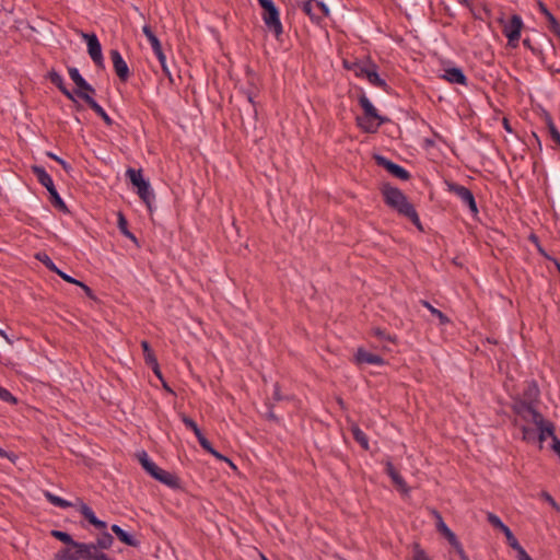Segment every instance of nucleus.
<instances>
[{"label": "nucleus", "mask_w": 560, "mask_h": 560, "mask_svg": "<svg viewBox=\"0 0 560 560\" xmlns=\"http://www.w3.org/2000/svg\"><path fill=\"white\" fill-rule=\"evenodd\" d=\"M316 7L322 11L323 15H329V8L324 2L317 1Z\"/></svg>", "instance_id": "bf43d9fd"}, {"label": "nucleus", "mask_w": 560, "mask_h": 560, "mask_svg": "<svg viewBox=\"0 0 560 560\" xmlns=\"http://www.w3.org/2000/svg\"><path fill=\"white\" fill-rule=\"evenodd\" d=\"M79 511L84 516V518L88 520L89 523L92 524L93 526H95L96 528H98V529L106 528V526H107L106 523L104 521L98 520L96 517L95 513L93 512V510L82 501H80V503H79Z\"/></svg>", "instance_id": "2eb2a0df"}, {"label": "nucleus", "mask_w": 560, "mask_h": 560, "mask_svg": "<svg viewBox=\"0 0 560 560\" xmlns=\"http://www.w3.org/2000/svg\"><path fill=\"white\" fill-rule=\"evenodd\" d=\"M315 0H306L303 5H302V10L305 14H307L311 20H318V18L315 15V13L313 12V2Z\"/></svg>", "instance_id": "37998d69"}, {"label": "nucleus", "mask_w": 560, "mask_h": 560, "mask_svg": "<svg viewBox=\"0 0 560 560\" xmlns=\"http://www.w3.org/2000/svg\"><path fill=\"white\" fill-rule=\"evenodd\" d=\"M359 103L364 112V116L368 117V118H373L375 120H381V119H384L382 116H380L377 114V110L376 108L374 107V105L372 104V102L365 96V95H362L360 98H359Z\"/></svg>", "instance_id": "412c9836"}, {"label": "nucleus", "mask_w": 560, "mask_h": 560, "mask_svg": "<svg viewBox=\"0 0 560 560\" xmlns=\"http://www.w3.org/2000/svg\"><path fill=\"white\" fill-rule=\"evenodd\" d=\"M434 515L436 517V528L447 539V541H454L456 538V535L450 529V527L444 523L441 514L439 512H434Z\"/></svg>", "instance_id": "393cba45"}, {"label": "nucleus", "mask_w": 560, "mask_h": 560, "mask_svg": "<svg viewBox=\"0 0 560 560\" xmlns=\"http://www.w3.org/2000/svg\"><path fill=\"white\" fill-rule=\"evenodd\" d=\"M386 472L395 483V486L405 494H408L410 491V488L404 480V478L400 476V474L395 469L392 462L386 463Z\"/></svg>", "instance_id": "4468645a"}, {"label": "nucleus", "mask_w": 560, "mask_h": 560, "mask_svg": "<svg viewBox=\"0 0 560 560\" xmlns=\"http://www.w3.org/2000/svg\"><path fill=\"white\" fill-rule=\"evenodd\" d=\"M83 101L97 114L107 126L113 125V119L107 115L104 108L89 94H83Z\"/></svg>", "instance_id": "dca6fc26"}, {"label": "nucleus", "mask_w": 560, "mask_h": 560, "mask_svg": "<svg viewBox=\"0 0 560 560\" xmlns=\"http://www.w3.org/2000/svg\"><path fill=\"white\" fill-rule=\"evenodd\" d=\"M50 534L52 537H55L56 539L62 541L63 544H66L68 546L72 545L73 542H77L75 540H73L71 535L66 532L54 529V530H51Z\"/></svg>", "instance_id": "4c0bfd02"}, {"label": "nucleus", "mask_w": 560, "mask_h": 560, "mask_svg": "<svg viewBox=\"0 0 560 560\" xmlns=\"http://www.w3.org/2000/svg\"><path fill=\"white\" fill-rule=\"evenodd\" d=\"M94 546L86 542H73L69 547L60 549L54 556V560H90Z\"/></svg>", "instance_id": "20e7f679"}, {"label": "nucleus", "mask_w": 560, "mask_h": 560, "mask_svg": "<svg viewBox=\"0 0 560 560\" xmlns=\"http://www.w3.org/2000/svg\"><path fill=\"white\" fill-rule=\"evenodd\" d=\"M208 453H210L211 455H213L215 458L220 459V460H224L226 463H229L231 466L234 467L233 463L225 456H223L222 454H220L219 452H217L213 447H211Z\"/></svg>", "instance_id": "603ef678"}, {"label": "nucleus", "mask_w": 560, "mask_h": 560, "mask_svg": "<svg viewBox=\"0 0 560 560\" xmlns=\"http://www.w3.org/2000/svg\"><path fill=\"white\" fill-rule=\"evenodd\" d=\"M514 550L517 551L518 560H533L521 545L520 548H514Z\"/></svg>", "instance_id": "3c124183"}, {"label": "nucleus", "mask_w": 560, "mask_h": 560, "mask_svg": "<svg viewBox=\"0 0 560 560\" xmlns=\"http://www.w3.org/2000/svg\"><path fill=\"white\" fill-rule=\"evenodd\" d=\"M539 8H540V12L546 16V19L549 22V30L555 34L560 33V23L551 14V12L547 9V7L542 2H539Z\"/></svg>", "instance_id": "c85d7f7f"}, {"label": "nucleus", "mask_w": 560, "mask_h": 560, "mask_svg": "<svg viewBox=\"0 0 560 560\" xmlns=\"http://www.w3.org/2000/svg\"><path fill=\"white\" fill-rule=\"evenodd\" d=\"M503 24L502 32L509 40V45L515 47L521 37V31L523 27L522 18L517 14L512 15L508 21L501 20Z\"/></svg>", "instance_id": "423d86ee"}, {"label": "nucleus", "mask_w": 560, "mask_h": 560, "mask_svg": "<svg viewBox=\"0 0 560 560\" xmlns=\"http://www.w3.org/2000/svg\"><path fill=\"white\" fill-rule=\"evenodd\" d=\"M32 172L36 176L37 180L47 189H51L55 187L54 180L51 176L46 172L43 166L34 165L32 166Z\"/></svg>", "instance_id": "6ab92c4d"}, {"label": "nucleus", "mask_w": 560, "mask_h": 560, "mask_svg": "<svg viewBox=\"0 0 560 560\" xmlns=\"http://www.w3.org/2000/svg\"><path fill=\"white\" fill-rule=\"evenodd\" d=\"M375 161H376L377 165L387 170L393 176H395L399 179H402V180L409 179L410 174L406 168L392 162L390 160L386 159L385 156L375 155Z\"/></svg>", "instance_id": "9b49d317"}, {"label": "nucleus", "mask_w": 560, "mask_h": 560, "mask_svg": "<svg viewBox=\"0 0 560 560\" xmlns=\"http://www.w3.org/2000/svg\"><path fill=\"white\" fill-rule=\"evenodd\" d=\"M248 83H249V86L247 89H244L243 93L245 94L246 97H248V96H256L258 89L254 84V77L253 75H250Z\"/></svg>", "instance_id": "a18cd8bd"}, {"label": "nucleus", "mask_w": 560, "mask_h": 560, "mask_svg": "<svg viewBox=\"0 0 560 560\" xmlns=\"http://www.w3.org/2000/svg\"><path fill=\"white\" fill-rule=\"evenodd\" d=\"M540 390L534 382H526L524 389L518 398L514 400L513 410L522 420L535 418L540 419V412L536 408L539 400Z\"/></svg>", "instance_id": "f257e3e1"}, {"label": "nucleus", "mask_w": 560, "mask_h": 560, "mask_svg": "<svg viewBox=\"0 0 560 560\" xmlns=\"http://www.w3.org/2000/svg\"><path fill=\"white\" fill-rule=\"evenodd\" d=\"M56 273L58 276H60L61 279H63L65 281H67L69 283H73V284H77V285H80V283H81L80 280L74 279L73 277L67 275L66 272H63L61 270H58Z\"/></svg>", "instance_id": "8fccbe9b"}, {"label": "nucleus", "mask_w": 560, "mask_h": 560, "mask_svg": "<svg viewBox=\"0 0 560 560\" xmlns=\"http://www.w3.org/2000/svg\"><path fill=\"white\" fill-rule=\"evenodd\" d=\"M47 156H49L50 159L58 162L66 172H69L71 170V166L69 163H67L63 159L59 158L58 155L54 154L52 152H47Z\"/></svg>", "instance_id": "49530a36"}, {"label": "nucleus", "mask_w": 560, "mask_h": 560, "mask_svg": "<svg viewBox=\"0 0 560 560\" xmlns=\"http://www.w3.org/2000/svg\"><path fill=\"white\" fill-rule=\"evenodd\" d=\"M109 55L117 77L122 82H126L130 77V70L127 62L124 60L121 54L117 49L110 50Z\"/></svg>", "instance_id": "f8f14e48"}, {"label": "nucleus", "mask_w": 560, "mask_h": 560, "mask_svg": "<svg viewBox=\"0 0 560 560\" xmlns=\"http://www.w3.org/2000/svg\"><path fill=\"white\" fill-rule=\"evenodd\" d=\"M421 304L424 307H427L433 316L438 317L442 325L448 323L447 316L444 313H442L440 310H438L433 305H431L428 301H421Z\"/></svg>", "instance_id": "f704fd0d"}, {"label": "nucleus", "mask_w": 560, "mask_h": 560, "mask_svg": "<svg viewBox=\"0 0 560 560\" xmlns=\"http://www.w3.org/2000/svg\"><path fill=\"white\" fill-rule=\"evenodd\" d=\"M450 545L456 550V552H458V550L463 548V546L459 542V540L457 539V537L455 538L454 541L453 540L450 541Z\"/></svg>", "instance_id": "338daca9"}, {"label": "nucleus", "mask_w": 560, "mask_h": 560, "mask_svg": "<svg viewBox=\"0 0 560 560\" xmlns=\"http://www.w3.org/2000/svg\"><path fill=\"white\" fill-rule=\"evenodd\" d=\"M141 348L143 350V357L147 364L154 363L155 364V355L147 340L141 341Z\"/></svg>", "instance_id": "c9c22d12"}, {"label": "nucleus", "mask_w": 560, "mask_h": 560, "mask_svg": "<svg viewBox=\"0 0 560 560\" xmlns=\"http://www.w3.org/2000/svg\"><path fill=\"white\" fill-rule=\"evenodd\" d=\"M149 366L152 368L154 374L162 380V373H161V370H160V366H159V363H158V360H155V364L154 363H149L148 364Z\"/></svg>", "instance_id": "e2e57ef3"}, {"label": "nucleus", "mask_w": 560, "mask_h": 560, "mask_svg": "<svg viewBox=\"0 0 560 560\" xmlns=\"http://www.w3.org/2000/svg\"><path fill=\"white\" fill-rule=\"evenodd\" d=\"M36 258L43 262L50 271L57 272L59 269L54 264V261L50 259V257L45 253H38L36 255Z\"/></svg>", "instance_id": "58836bf2"}, {"label": "nucleus", "mask_w": 560, "mask_h": 560, "mask_svg": "<svg viewBox=\"0 0 560 560\" xmlns=\"http://www.w3.org/2000/svg\"><path fill=\"white\" fill-rule=\"evenodd\" d=\"M57 88L60 90V92H61V93H62L67 98H69V100H70V101H72V102H75L74 93H73V92H71V91L66 86L65 82H63V83H61V85H60V86H57Z\"/></svg>", "instance_id": "de8ad7c7"}, {"label": "nucleus", "mask_w": 560, "mask_h": 560, "mask_svg": "<svg viewBox=\"0 0 560 560\" xmlns=\"http://www.w3.org/2000/svg\"><path fill=\"white\" fill-rule=\"evenodd\" d=\"M526 422H532L536 425L538 430L537 435V442L539 443V446L542 447V443L547 440V438H551L552 442L555 441L556 434H555V425L552 422L545 420L542 415L540 413V419L529 418L525 419Z\"/></svg>", "instance_id": "1a4fd4ad"}, {"label": "nucleus", "mask_w": 560, "mask_h": 560, "mask_svg": "<svg viewBox=\"0 0 560 560\" xmlns=\"http://www.w3.org/2000/svg\"><path fill=\"white\" fill-rule=\"evenodd\" d=\"M350 431L352 433L353 439L362 446V448L369 450V439L366 434L359 428V425L352 423L350 427Z\"/></svg>", "instance_id": "cd10ccee"}, {"label": "nucleus", "mask_w": 560, "mask_h": 560, "mask_svg": "<svg viewBox=\"0 0 560 560\" xmlns=\"http://www.w3.org/2000/svg\"><path fill=\"white\" fill-rule=\"evenodd\" d=\"M142 32L143 34L145 35V37L148 38L149 43L151 44V47L153 49V52L154 51H158L160 49H162V45L159 40V38L155 36V34L152 32L150 25H144L142 27Z\"/></svg>", "instance_id": "473e14b6"}, {"label": "nucleus", "mask_w": 560, "mask_h": 560, "mask_svg": "<svg viewBox=\"0 0 560 560\" xmlns=\"http://www.w3.org/2000/svg\"><path fill=\"white\" fill-rule=\"evenodd\" d=\"M385 203L399 214L407 217L419 230H422L420 218L415 207L408 201L405 194L392 186H384L382 189Z\"/></svg>", "instance_id": "f03ea898"}, {"label": "nucleus", "mask_w": 560, "mask_h": 560, "mask_svg": "<svg viewBox=\"0 0 560 560\" xmlns=\"http://www.w3.org/2000/svg\"><path fill=\"white\" fill-rule=\"evenodd\" d=\"M182 421L186 425V428L190 429L191 431L197 427V423L189 417L183 415Z\"/></svg>", "instance_id": "864d4df0"}, {"label": "nucleus", "mask_w": 560, "mask_h": 560, "mask_svg": "<svg viewBox=\"0 0 560 560\" xmlns=\"http://www.w3.org/2000/svg\"><path fill=\"white\" fill-rule=\"evenodd\" d=\"M355 360L358 363H365L377 366H381L385 363L384 359L381 355L369 352L362 348L358 349Z\"/></svg>", "instance_id": "ddd939ff"}, {"label": "nucleus", "mask_w": 560, "mask_h": 560, "mask_svg": "<svg viewBox=\"0 0 560 560\" xmlns=\"http://www.w3.org/2000/svg\"><path fill=\"white\" fill-rule=\"evenodd\" d=\"M112 530L116 534L118 539L128 546L136 547L138 541L129 535L126 530H124L119 525L114 524L112 526Z\"/></svg>", "instance_id": "bb28decb"}, {"label": "nucleus", "mask_w": 560, "mask_h": 560, "mask_svg": "<svg viewBox=\"0 0 560 560\" xmlns=\"http://www.w3.org/2000/svg\"><path fill=\"white\" fill-rule=\"evenodd\" d=\"M548 130L551 139L560 145V132L551 119L548 120Z\"/></svg>", "instance_id": "ea45409f"}, {"label": "nucleus", "mask_w": 560, "mask_h": 560, "mask_svg": "<svg viewBox=\"0 0 560 560\" xmlns=\"http://www.w3.org/2000/svg\"><path fill=\"white\" fill-rule=\"evenodd\" d=\"M413 560H431V559L427 556V553L423 550L418 549L415 552Z\"/></svg>", "instance_id": "13d9d810"}, {"label": "nucleus", "mask_w": 560, "mask_h": 560, "mask_svg": "<svg viewBox=\"0 0 560 560\" xmlns=\"http://www.w3.org/2000/svg\"><path fill=\"white\" fill-rule=\"evenodd\" d=\"M370 63L371 62H359V61L350 62L348 60L343 61L345 68L350 71H353V73L359 78L365 77L368 70L370 69Z\"/></svg>", "instance_id": "5701e85b"}, {"label": "nucleus", "mask_w": 560, "mask_h": 560, "mask_svg": "<svg viewBox=\"0 0 560 560\" xmlns=\"http://www.w3.org/2000/svg\"><path fill=\"white\" fill-rule=\"evenodd\" d=\"M503 534L508 540L509 546L512 549L520 548L518 540L516 539V537L513 535L512 530L509 527L503 532Z\"/></svg>", "instance_id": "79ce46f5"}, {"label": "nucleus", "mask_w": 560, "mask_h": 560, "mask_svg": "<svg viewBox=\"0 0 560 560\" xmlns=\"http://www.w3.org/2000/svg\"><path fill=\"white\" fill-rule=\"evenodd\" d=\"M48 192L50 195V202L55 208H57L59 211H61L63 213L69 212L68 207L66 206L65 201L60 197L56 187L49 189Z\"/></svg>", "instance_id": "c756f323"}, {"label": "nucleus", "mask_w": 560, "mask_h": 560, "mask_svg": "<svg viewBox=\"0 0 560 560\" xmlns=\"http://www.w3.org/2000/svg\"><path fill=\"white\" fill-rule=\"evenodd\" d=\"M149 366L152 368L154 374L162 380V373H161V370H160V366H159V363H158V360H155V364L154 363H149L148 364Z\"/></svg>", "instance_id": "680f3d73"}, {"label": "nucleus", "mask_w": 560, "mask_h": 560, "mask_svg": "<svg viewBox=\"0 0 560 560\" xmlns=\"http://www.w3.org/2000/svg\"><path fill=\"white\" fill-rule=\"evenodd\" d=\"M262 9L261 19L265 23L266 28L272 33L276 37H279L283 33V26L280 20L279 9L276 7L272 0H257Z\"/></svg>", "instance_id": "7ed1b4c3"}, {"label": "nucleus", "mask_w": 560, "mask_h": 560, "mask_svg": "<svg viewBox=\"0 0 560 560\" xmlns=\"http://www.w3.org/2000/svg\"><path fill=\"white\" fill-rule=\"evenodd\" d=\"M48 79L56 86H60L61 83L65 82L62 75L60 73H58L57 71H55V70H51V71L48 72Z\"/></svg>", "instance_id": "c03bdc74"}, {"label": "nucleus", "mask_w": 560, "mask_h": 560, "mask_svg": "<svg viewBox=\"0 0 560 560\" xmlns=\"http://www.w3.org/2000/svg\"><path fill=\"white\" fill-rule=\"evenodd\" d=\"M82 38L88 46V52L97 67H104V58L102 54L101 43L94 33H81Z\"/></svg>", "instance_id": "6e6552de"}, {"label": "nucleus", "mask_w": 560, "mask_h": 560, "mask_svg": "<svg viewBox=\"0 0 560 560\" xmlns=\"http://www.w3.org/2000/svg\"><path fill=\"white\" fill-rule=\"evenodd\" d=\"M154 55L156 56L160 65L164 66V63L166 62V57H165V54L163 52V49L154 51Z\"/></svg>", "instance_id": "052dcab7"}, {"label": "nucleus", "mask_w": 560, "mask_h": 560, "mask_svg": "<svg viewBox=\"0 0 560 560\" xmlns=\"http://www.w3.org/2000/svg\"><path fill=\"white\" fill-rule=\"evenodd\" d=\"M154 479L159 480L160 482L166 485L167 487L172 488V489H176V488H179V478L170 472V471H166L162 468L159 469V471L156 472V475L153 477Z\"/></svg>", "instance_id": "f3484780"}, {"label": "nucleus", "mask_w": 560, "mask_h": 560, "mask_svg": "<svg viewBox=\"0 0 560 560\" xmlns=\"http://www.w3.org/2000/svg\"><path fill=\"white\" fill-rule=\"evenodd\" d=\"M97 550H105V549H109L113 544H114V538L113 536L107 533V532H103L96 539V542H91Z\"/></svg>", "instance_id": "a878e982"}, {"label": "nucleus", "mask_w": 560, "mask_h": 560, "mask_svg": "<svg viewBox=\"0 0 560 560\" xmlns=\"http://www.w3.org/2000/svg\"><path fill=\"white\" fill-rule=\"evenodd\" d=\"M139 463L141 464L142 468L151 476L154 477L156 472L159 471L160 467L150 459L148 454L142 451L138 454Z\"/></svg>", "instance_id": "4be33fe9"}, {"label": "nucleus", "mask_w": 560, "mask_h": 560, "mask_svg": "<svg viewBox=\"0 0 560 560\" xmlns=\"http://www.w3.org/2000/svg\"><path fill=\"white\" fill-rule=\"evenodd\" d=\"M200 446L206 451L208 452L212 445L211 443L208 441V439L203 435V436H200V439L198 440Z\"/></svg>", "instance_id": "4d7b16f0"}, {"label": "nucleus", "mask_w": 560, "mask_h": 560, "mask_svg": "<svg viewBox=\"0 0 560 560\" xmlns=\"http://www.w3.org/2000/svg\"><path fill=\"white\" fill-rule=\"evenodd\" d=\"M446 186L447 190L456 195L474 215L478 213V207L474 194L467 187L452 182L446 183Z\"/></svg>", "instance_id": "0eeeda50"}, {"label": "nucleus", "mask_w": 560, "mask_h": 560, "mask_svg": "<svg viewBox=\"0 0 560 560\" xmlns=\"http://www.w3.org/2000/svg\"><path fill=\"white\" fill-rule=\"evenodd\" d=\"M385 119L375 120L365 116L358 118L359 126L366 132H375Z\"/></svg>", "instance_id": "b1692460"}, {"label": "nucleus", "mask_w": 560, "mask_h": 560, "mask_svg": "<svg viewBox=\"0 0 560 560\" xmlns=\"http://www.w3.org/2000/svg\"><path fill=\"white\" fill-rule=\"evenodd\" d=\"M544 495L555 510L560 511V506L557 504V502L552 499L551 495H549L548 493H545Z\"/></svg>", "instance_id": "0e129e2a"}, {"label": "nucleus", "mask_w": 560, "mask_h": 560, "mask_svg": "<svg viewBox=\"0 0 560 560\" xmlns=\"http://www.w3.org/2000/svg\"><path fill=\"white\" fill-rule=\"evenodd\" d=\"M79 287L83 289V291L85 292V294H86L88 296H90V298H92V296H93V293H92L91 288H89L85 283H83V282L81 281V283H80V285H79Z\"/></svg>", "instance_id": "774afa93"}, {"label": "nucleus", "mask_w": 560, "mask_h": 560, "mask_svg": "<svg viewBox=\"0 0 560 560\" xmlns=\"http://www.w3.org/2000/svg\"><path fill=\"white\" fill-rule=\"evenodd\" d=\"M126 175L130 179L131 184L137 188V194L140 199L150 207L151 202L154 200V195L150 183L143 178L142 171L128 168Z\"/></svg>", "instance_id": "39448f33"}, {"label": "nucleus", "mask_w": 560, "mask_h": 560, "mask_svg": "<svg viewBox=\"0 0 560 560\" xmlns=\"http://www.w3.org/2000/svg\"><path fill=\"white\" fill-rule=\"evenodd\" d=\"M0 399L4 402L16 404V398L4 387L0 386Z\"/></svg>", "instance_id": "a19ab883"}, {"label": "nucleus", "mask_w": 560, "mask_h": 560, "mask_svg": "<svg viewBox=\"0 0 560 560\" xmlns=\"http://www.w3.org/2000/svg\"><path fill=\"white\" fill-rule=\"evenodd\" d=\"M372 85L386 90L387 83L377 73V67L374 63H370V69L364 77Z\"/></svg>", "instance_id": "aec40b11"}, {"label": "nucleus", "mask_w": 560, "mask_h": 560, "mask_svg": "<svg viewBox=\"0 0 560 560\" xmlns=\"http://www.w3.org/2000/svg\"><path fill=\"white\" fill-rule=\"evenodd\" d=\"M44 495L49 503L60 509H68L73 505L70 501H67L49 491H45Z\"/></svg>", "instance_id": "7c9ffc66"}, {"label": "nucleus", "mask_w": 560, "mask_h": 560, "mask_svg": "<svg viewBox=\"0 0 560 560\" xmlns=\"http://www.w3.org/2000/svg\"><path fill=\"white\" fill-rule=\"evenodd\" d=\"M521 430H522V433H523V440L524 441H526L527 443H536L537 442V435H538V430L537 429H533V428H529V427H526V425H522Z\"/></svg>", "instance_id": "72a5a7b5"}, {"label": "nucleus", "mask_w": 560, "mask_h": 560, "mask_svg": "<svg viewBox=\"0 0 560 560\" xmlns=\"http://www.w3.org/2000/svg\"><path fill=\"white\" fill-rule=\"evenodd\" d=\"M285 397L281 394L280 392V388H279V385L278 384H275L273 386V394H272V399L275 401H281L283 400Z\"/></svg>", "instance_id": "5fc2aeb1"}, {"label": "nucleus", "mask_w": 560, "mask_h": 560, "mask_svg": "<svg viewBox=\"0 0 560 560\" xmlns=\"http://www.w3.org/2000/svg\"><path fill=\"white\" fill-rule=\"evenodd\" d=\"M553 451L559 455L560 457V440L558 438H555V441L552 443Z\"/></svg>", "instance_id": "69168bd1"}, {"label": "nucleus", "mask_w": 560, "mask_h": 560, "mask_svg": "<svg viewBox=\"0 0 560 560\" xmlns=\"http://www.w3.org/2000/svg\"><path fill=\"white\" fill-rule=\"evenodd\" d=\"M0 457H5V458L10 459L12 463H14L18 458V456L14 453H9L1 447H0Z\"/></svg>", "instance_id": "6e6d98bb"}, {"label": "nucleus", "mask_w": 560, "mask_h": 560, "mask_svg": "<svg viewBox=\"0 0 560 560\" xmlns=\"http://www.w3.org/2000/svg\"><path fill=\"white\" fill-rule=\"evenodd\" d=\"M487 520L494 528L501 530L502 533L508 528L501 518L491 512L487 513Z\"/></svg>", "instance_id": "e433bc0d"}, {"label": "nucleus", "mask_w": 560, "mask_h": 560, "mask_svg": "<svg viewBox=\"0 0 560 560\" xmlns=\"http://www.w3.org/2000/svg\"><path fill=\"white\" fill-rule=\"evenodd\" d=\"M117 226L122 235L137 243V237L128 230V221L121 212L118 213Z\"/></svg>", "instance_id": "2f4dec72"}, {"label": "nucleus", "mask_w": 560, "mask_h": 560, "mask_svg": "<svg viewBox=\"0 0 560 560\" xmlns=\"http://www.w3.org/2000/svg\"><path fill=\"white\" fill-rule=\"evenodd\" d=\"M373 334H374L376 337H378L380 339H385V340H389V341H393V342L395 341V338H394V337H392V336L387 335V334L385 332V330H383V329H381V328H374V329H373Z\"/></svg>", "instance_id": "09e8293b"}, {"label": "nucleus", "mask_w": 560, "mask_h": 560, "mask_svg": "<svg viewBox=\"0 0 560 560\" xmlns=\"http://www.w3.org/2000/svg\"><path fill=\"white\" fill-rule=\"evenodd\" d=\"M68 73L78 88V90L73 92L74 95L83 100V94H89L91 96L95 94V89L81 75L80 71L75 67H70L68 69Z\"/></svg>", "instance_id": "9d476101"}, {"label": "nucleus", "mask_w": 560, "mask_h": 560, "mask_svg": "<svg viewBox=\"0 0 560 560\" xmlns=\"http://www.w3.org/2000/svg\"><path fill=\"white\" fill-rule=\"evenodd\" d=\"M443 79H445L450 83L467 85V78H466L465 73L463 72V70L459 68L445 69Z\"/></svg>", "instance_id": "a211bd4d"}]
</instances>
